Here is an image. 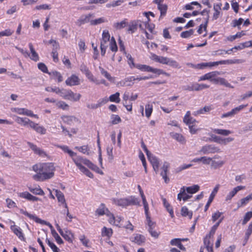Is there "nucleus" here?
Instances as JSON below:
<instances>
[{
    "label": "nucleus",
    "mask_w": 252,
    "mask_h": 252,
    "mask_svg": "<svg viewBox=\"0 0 252 252\" xmlns=\"http://www.w3.org/2000/svg\"><path fill=\"white\" fill-rule=\"evenodd\" d=\"M188 193H187L186 190V187H182L180 189V193L178 194V199L180 201H181V199H183L184 201H186L190 198L191 195Z\"/></svg>",
    "instance_id": "obj_22"
},
{
    "label": "nucleus",
    "mask_w": 252,
    "mask_h": 252,
    "mask_svg": "<svg viewBox=\"0 0 252 252\" xmlns=\"http://www.w3.org/2000/svg\"><path fill=\"white\" fill-rule=\"evenodd\" d=\"M93 16V14H89L88 15H82L77 20V23L79 26L90 22L91 18Z\"/></svg>",
    "instance_id": "obj_31"
},
{
    "label": "nucleus",
    "mask_w": 252,
    "mask_h": 252,
    "mask_svg": "<svg viewBox=\"0 0 252 252\" xmlns=\"http://www.w3.org/2000/svg\"><path fill=\"white\" fill-rule=\"evenodd\" d=\"M158 7L160 12V16H165L167 10V5L165 4H162L158 6Z\"/></svg>",
    "instance_id": "obj_58"
},
{
    "label": "nucleus",
    "mask_w": 252,
    "mask_h": 252,
    "mask_svg": "<svg viewBox=\"0 0 252 252\" xmlns=\"http://www.w3.org/2000/svg\"><path fill=\"white\" fill-rule=\"evenodd\" d=\"M109 100L111 102L119 103L121 100L120 98V93L119 92H117L115 94L111 95L109 97Z\"/></svg>",
    "instance_id": "obj_53"
},
{
    "label": "nucleus",
    "mask_w": 252,
    "mask_h": 252,
    "mask_svg": "<svg viewBox=\"0 0 252 252\" xmlns=\"http://www.w3.org/2000/svg\"><path fill=\"white\" fill-rule=\"evenodd\" d=\"M131 242L137 244L141 245L145 242V237L139 234H133L130 238Z\"/></svg>",
    "instance_id": "obj_17"
},
{
    "label": "nucleus",
    "mask_w": 252,
    "mask_h": 252,
    "mask_svg": "<svg viewBox=\"0 0 252 252\" xmlns=\"http://www.w3.org/2000/svg\"><path fill=\"white\" fill-rule=\"evenodd\" d=\"M248 106V104H242L236 107L233 108L231 110L232 115L234 116L235 115L238 114L241 111L243 110L245 107Z\"/></svg>",
    "instance_id": "obj_46"
},
{
    "label": "nucleus",
    "mask_w": 252,
    "mask_h": 252,
    "mask_svg": "<svg viewBox=\"0 0 252 252\" xmlns=\"http://www.w3.org/2000/svg\"><path fill=\"white\" fill-rule=\"evenodd\" d=\"M135 67L142 71L151 72L157 73L158 75L164 74L166 76H170V74L168 73L165 72L162 69L153 68L146 64H137L135 65Z\"/></svg>",
    "instance_id": "obj_6"
},
{
    "label": "nucleus",
    "mask_w": 252,
    "mask_h": 252,
    "mask_svg": "<svg viewBox=\"0 0 252 252\" xmlns=\"http://www.w3.org/2000/svg\"><path fill=\"white\" fill-rule=\"evenodd\" d=\"M151 163L152 164L154 169L157 171L159 167V161L158 158H148Z\"/></svg>",
    "instance_id": "obj_62"
},
{
    "label": "nucleus",
    "mask_w": 252,
    "mask_h": 252,
    "mask_svg": "<svg viewBox=\"0 0 252 252\" xmlns=\"http://www.w3.org/2000/svg\"><path fill=\"white\" fill-rule=\"evenodd\" d=\"M146 224L148 226V230L152 228H155L156 227V223L152 220L150 214L146 215Z\"/></svg>",
    "instance_id": "obj_44"
},
{
    "label": "nucleus",
    "mask_w": 252,
    "mask_h": 252,
    "mask_svg": "<svg viewBox=\"0 0 252 252\" xmlns=\"http://www.w3.org/2000/svg\"><path fill=\"white\" fill-rule=\"evenodd\" d=\"M111 124L112 125H117L121 122V118L117 115H112L111 116Z\"/></svg>",
    "instance_id": "obj_61"
},
{
    "label": "nucleus",
    "mask_w": 252,
    "mask_h": 252,
    "mask_svg": "<svg viewBox=\"0 0 252 252\" xmlns=\"http://www.w3.org/2000/svg\"><path fill=\"white\" fill-rule=\"evenodd\" d=\"M208 18L207 19V20L205 22V23L204 25L201 24L200 25L199 28L197 31V32H198L199 34H201L202 33V30L203 29L204 30V31L205 32V33L203 35V36H205L207 35L206 29H207V24H208Z\"/></svg>",
    "instance_id": "obj_60"
},
{
    "label": "nucleus",
    "mask_w": 252,
    "mask_h": 252,
    "mask_svg": "<svg viewBox=\"0 0 252 252\" xmlns=\"http://www.w3.org/2000/svg\"><path fill=\"white\" fill-rule=\"evenodd\" d=\"M213 131L217 134L223 136H227L232 133V132L229 130L223 129L215 128L213 129Z\"/></svg>",
    "instance_id": "obj_42"
},
{
    "label": "nucleus",
    "mask_w": 252,
    "mask_h": 252,
    "mask_svg": "<svg viewBox=\"0 0 252 252\" xmlns=\"http://www.w3.org/2000/svg\"><path fill=\"white\" fill-rule=\"evenodd\" d=\"M56 105L58 108L63 110H67L69 107L68 105L63 101H57Z\"/></svg>",
    "instance_id": "obj_57"
},
{
    "label": "nucleus",
    "mask_w": 252,
    "mask_h": 252,
    "mask_svg": "<svg viewBox=\"0 0 252 252\" xmlns=\"http://www.w3.org/2000/svg\"><path fill=\"white\" fill-rule=\"evenodd\" d=\"M170 135L172 138L182 144L185 143L186 142V139L185 137L180 133L170 132Z\"/></svg>",
    "instance_id": "obj_35"
},
{
    "label": "nucleus",
    "mask_w": 252,
    "mask_h": 252,
    "mask_svg": "<svg viewBox=\"0 0 252 252\" xmlns=\"http://www.w3.org/2000/svg\"><path fill=\"white\" fill-rule=\"evenodd\" d=\"M20 212L22 214H24V215L29 217L30 219L33 220L37 223H40L42 224H45V225L48 226L51 229V233H52V236L54 237V238H55L56 236H57L58 235V234L56 232V231L53 228V226L49 222H47L46 221L38 218L37 216L32 215V214H31L29 213L28 212H27V211H25L22 209H21L20 210Z\"/></svg>",
    "instance_id": "obj_5"
},
{
    "label": "nucleus",
    "mask_w": 252,
    "mask_h": 252,
    "mask_svg": "<svg viewBox=\"0 0 252 252\" xmlns=\"http://www.w3.org/2000/svg\"><path fill=\"white\" fill-rule=\"evenodd\" d=\"M112 200L113 203L118 206L123 207L128 206L127 197L123 198H114Z\"/></svg>",
    "instance_id": "obj_32"
},
{
    "label": "nucleus",
    "mask_w": 252,
    "mask_h": 252,
    "mask_svg": "<svg viewBox=\"0 0 252 252\" xmlns=\"http://www.w3.org/2000/svg\"><path fill=\"white\" fill-rule=\"evenodd\" d=\"M212 83L215 84H220L226 87L233 88L234 87L228 83L224 78L221 77H213Z\"/></svg>",
    "instance_id": "obj_18"
},
{
    "label": "nucleus",
    "mask_w": 252,
    "mask_h": 252,
    "mask_svg": "<svg viewBox=\"0 0 252 252\" xmlns=\"http://www.w3.org/2000/svg\"><path fill=\"white\" fill-rule=\"evenodd\" d=\"M220 72L215 71L210 72L209 73H206L204 75L201 76L198 78V81H202L205 80H209L211 82L213 81V78L217 76L218 75H220Z\"/></svg>",
    "instance_id": "obj_12"
},
{
    "label": "nucleus",
    "mask_w": 252,
    "mask_h": 252,
    "mask_svg": "<svg viewBox=\"0 0 252 252\" xmlns=\"http://www.w3.org/2000/svg\"><path fill=\"white\" fill-rule=\"evenodd\" d=\"M65 84L69 86L78 85L80 84V79L77 76L72 74L66 80Z\"/></svg>",
    "instance_id": "obj_19"
},
{
    "label": "nucleus",
    "mask_w": 252,
    "mask_h": 252,
    "mask_svg": "<svg viewBox=\"0 0 252 252\" xmlns=\"http://www.w3.org/2000/svg\"><path fill=\"white\" fill-rule=\"evenodd\" d=\"M81 71L85 74L87 78L92 82L96 84H98L97 79L94 77L93 74L89 70L88 67L84 63H82L80 67Z\"/></svg>",
    "instance_id": "obj_10"
},
{
    "label": "nucleus",
    "mask_w": 252,
    "mask_h": 252,
    "mask_svg": "<svg viewBox=\"0 0 252 252\" xmlns=\"http://www.w3.org/2000/svg\"><path fill=\"white\" fill-rule=\"evenodd\" d=\"M252 218V212L250 211L247 212L243 220L242 221V224L243 225L246 224L248 221L250 220V219Z\"/></svg>",
    "instance_id": "obj_64"
},
{
    "label": "nucleus",
    "mask_w": 252,
    "mask_h": 252,
    "mask_svg": "<svg viewBox=\"0 0 252 252\" xmlns=\"http://www.w3.org/2000/svg\"><path fill=\"white\" fill-rule=\"evenodd\" d=\"M169 167V164L168 163H164L162 167V170L160 174L162 176L165 183L169 182V179L167 178L166 175V172Z\"/></svg>",
    "instance_id": "obj_36"
},
{
    "label": "nucleus",
    "mask_w": 252,
    "mask_h": 252,
    "mask_svg": "<svg viewBox=\"0 0 252 252\" xmlns=\"http://www.w3.org/2000/svg\"><path fill=\"white\" fill-rule=\"evenodd\" d=\"M204 244L208 252H213V243L211 241V237L207 235L204 239Z\"/></svg>",
    "instance_id": "obj_34"
},
{
    "label": "nucleus",
    "mask_w": 252,
    "mask_h": 252,
    "mask_svg": "<svg viewBox=\"0 0 252 252\" xmlns=\"http://www.w3.org/2000/svg\"><path fill=\"white\" fill-rule=\"evenodd\" d=\"M199 186L197 185H194L190 187L186 188V190L189 194H193L197 192L199 190Z\"/></svg>",
    "instance_id": "obj_43"
},
{
    "label": "nucleus",
    "mask_w": 252,
    "mask_h": 252,
    "mask_svg": "<svg viewBox=\"0 0 252 252\" xmlns=\"http://www.w3.org/2000/svg\"><path fill=\"white\" fill-rule=\"evenodd\" d=\"M243 22L244 19L242 18H240L238 19H234L232 20L231 23V25L232 27H237L238 29H240V26L243 23Z\"/></svg>",
    "instance_id": "obj_54"
},
{
    "label": "nucleus",
    "mask_w": 252,
    "mask_h": 252,
    "mask_svg": "<svg viewBox=\"0 0 252 252\" xmlns=\"http://www.w3.org/2000/svg\"><path fill=\"white\" fill-rule=\"evenodd\" d=\"M28 146L39 156L40 157H45L47 156L46 154L44 151L40 150L39 148L36 147V146L33 145L32 143L28 142Z\"/></svg>",
    "instance_id": "obj_33"
},
{
    "label": "nucleus",
    "mask_w": 252,
    "mask_h": 252,
    "mask_svg": "<svg viewBox=\"0 0 252 252\" xmlns=\"http://www.w3.org/2000/svg\"><path fill=\"white\" fill-rule=\"evenodd\" d=\"M193 162H198L207 165L211 169H217L220 167L224 164V161L220 158H194Z\"/></svg>",
    "instance_id": "obj_3"
},
{
    "label": "nucleus",
    "mask_w": 252,
    "mask_h": 252,
    "mask_svg": "<svg viewBox=\"0 0 252 252\" xmlns=\"http://www.w3.org/2000/svg\"><path fill=\"white\" fill-rule=\"evenodd\" d=\"M244 62V61L240 59H233V60H227L220 61L214 62H209L207 63L208 67H211L214 66H217L220 64H235V63H242Z\"/></svg>",
    "instance_id": "obj_8"
},
{
    "label": "nucleus",
    "mask_w": 252,
    "mask_h": 252,
    "mask_svg": "<svg viewBox=\"0 0 252 252\" xmlns=\"http://www.w3.org/2000/svg\"><path fill=\"white\" fill-rule=\"evenodd\" d=\"M127 204L128 205H140V202L138 198L134 196H130L127 197Z\"/></svg>",
    "instance_id": "obj_39"
},
{
    "label": "nucleus",
    "mask_w": 252,
    "mask_h": 252,
    "mask_svg": "<svg viewBox=\"0 0 252 252\" xmlns=\"http://www.w3.org/2000/svg\"><path fill=\"white\" fill-rule=\"evenodd\" d=\"M31 170L35 173L32 176L33 180L44 181L54 176L56 166L52 162H38L33 165Z\"/></svg>",
    "instance_id": "obj_1"
},
{
    "label": "nucleus",
    "mask_w": 252,
    "mask_h": 252,
    "mask_svg": "<svg viewBox=\"0 0 252 252\" xmlns=\"http://www.w3.org/2000/svg\"><path fill=\"white\" fill-rule=\"evenodd\" d=\"M160 63L168 65L175 68L179 69L181 67L179 63L176 61L163 56H161Z\"/></svg>",
    "instance_id": "obj_11"
},
{
    "label": "nucleus",
    "mask_w": 252,
    "mask_h": 252,
    "mask_svg": "<svg viewBox=\"0 0 252 252\" xmlns=\"http://www.w3.org/2000/svg\"><path fill=\"white\" fill-rule=\"evenodd\" d=\"M183 122L188 126L195 124L196 122V120L190 116V112L188 111L187 112L183 119Z\"/></svg>",
    "instance_id": "obj_25"
},
{
    "label": "nucleus",
    "mask_w": 252,
    "mask_h": 252,
    "mask_svg": "<svg viewBox=\"0 0 252 252\" xmlns=\"http://www.w3.org/2000/svg\"><path fill=\"white\" fill-rule=\"evenodd\" d=\"M181 213L182 216L188 217L189 219H191L192 216V212L189 211L185 206L182 207Z\"/></svg>",
    "instance_id": "obj_45"
},
{
    "label": "nucleus",
    "mask_w": 252,
    "mask_h": 252,
    "mask_svg": "<svg viewBox=\"0 0 252 252\" xmlns=\"http://www.w3.org/2000/svg\"><path fill=\"white\" fill-rule=\"evenodd\" d=\"M29 189L31 192L36 195H43L45 194L44 191L39 186L35 188L30 187Z\"/></svg>",
    "instance_id": "obj_41"
},
{
    "label": "nucleus",
    "mask_w": 252,
    "mask_h": 252,
    "mask_svg": "<svg viewBox=\"0 0 252 252\" xmlns=\"http://www.w3.org/2000/svg\"><path fill=\"white\" fill-rule=\"evenodd\" d=\"M149 22V21H148V19L146 21H144V22H142V21H140L138 25H139V28L141 30H142L146 34V36L147 38L148 39H152L153 38V36L151 35H150L146 32L147 27V26H148Z\"/></svg>",
    "instance_id": "obj_28"
},
{
    "label": "nucleus",
    "mask_w": 252,
    "mask_h": 252,
    "mask_svg": "<svg viewBox=\"0 0 252 252\" xmlns=\"http://www.w3.org/2000/svg\"><path fill=\"white\" fill-rule=\"evenodd\" d=\"M59 147L62 149L65 153H67L70 157H75L76 155L74 152L70 150L66 146H59Z\"/></svg>",
    "instance_id": "obj_56"
},
{
    "label": "nucleus",
    "mask_w": 252,
    "mask_h": 252,
    "mask_svg": "<svg viewBox=\"0 0 252 252\" xmlns=\"http://www.w3.org/2000/svg\"><path fill=\"white\" fill-rule=\"evenodd\" d=\"M109 212L107 208H106L103 204H101L100 206L96 209L95 213L98 216H102L104 214L107 215V214H108Z\"/></svg>",
    "instance_id": "obj_40"
},
{
    "label": "nucleus",
    "mask_w": 252,
    "mask_h": 252,
    "mask_svg": "<svg viewBox=\"0 0 252 252\" xmlns=\"http://www.w3.org/2000/svg\"><path fill=\"white\" fill-rule=\"evenodd\" d=\"M13 112H15L19 115H26L29 117H34L38 119V117L36 114H34L32 111L24 108H13L11 109Z\"/></svg>",
    "instance_id": "obj_9"
},
{
    "label": "nucleus",
    "mask_w": 252,
    "mask_h": 252,
    "mask_svg": "<svg viewBox=\"0 0 252 252\" xmlns=\"http://www.w3.org/2000/svg\"><path fill=\"white\" fill-rule=\"evenodd\" d=\"M110 34L108 30L103 31L102 33V38L100 41V46L103 47H108V43L110 42Z\"/></svg>",
    "instance_id": "obj_16"
},
{
    "label": "nucleus",
    "mask_w": 252,
    "mask_h": 252,
    "mask_svg": "<svg viewBox=\"0 0 252 252\" xmlns=\"http://www.w3.org/2000/svg\"><path fill=\"white\" fill-rule=\"evenodd\" d=\"M75 148L76 149H77L80 152H81L87 156H91L92 151L88 145L77 146V147H75Z\"/></svg>",
    "instance_id": "obj_29"
},
{
    "label": "nucleus",
    "mask_w": 252,
    "mask_h": 252,
    "mask_svg": "<svg viewBox=\"0 0 252 252\" xmlns=\"http://www.w3.org/2000/svg\"><path fill=\"white\" fill-rule=\"evenodd\" d=\"M252 200V193L248 195L246 197L242 198L240 200V205H238V207H240L246 205L250 201Z\"/></svg>",
    "instance_id": "obj_50"
},
{
    "label": "nucleus",
    "mask_w": 252,
    "mask_h": 252,
    "mask_svg": "<svg viewBox=\"0 0 252 252\" xmlns=\"http://www.w3.org/2000/svg\"><path fill=\"white\" fill-rule=\"evenodd\" d=\"M212 137L213 138L214 141L221 145H226L227 143L232 142L234 140L232 137L223 138L217 136H212Z\"/></svg>",
    "instance_id": "obj_21"
},
{
    "label": "nucleus",
    "mask_w": 252,
    "mask_h": 252,
    "mask_svg": "<svg viewBox=\"0 0 252 252\" xmlns=\"http://www.w3.org/2000/svg\"><path fill=\"white\" fill-rule=\"evenodd\" d=\"M139 22L140 20L133 21L131 22L129 25L128 31L131 32H134L137 30V27Z\"/></svg>",
    "instance_id": "obj_51"
},
{
    "label": "nucleus",
    "mask_w": 252,
    "mask_h": 252,
    "mask_svg": "<svg viewBox=\"0 0 252 252\" xmlns=\"http://www.w3.org/2000/svg\"><path fill=\"white\" fill-rule=\"evenodd\" d=\"M107 20L104 17H101L97 19L91 20L90 23L92 25H96L103 23L107 22Z\"/></svg>",
    "instance_id": "obj_55"
},
{
    "label": "nucleus",
    "mask_w": 252,
    "mask_h": 252,
    "mask_svg": "<svg viewBox=\"0 0 252 252\" xmlns=\"http://www.w3.org/2000/svg\"><path fill=\"white\" fill-rule=\"evenodd\" d=\"M15 121L19 124L21 126H31V125L32 124V121L30 120L29 119L27 118H23L17 116L15 119Z\"/></svg>",
    "instance_id": "obj_24"
},
{
    "label": "nucleus",
    "mask_w": 252,
    "mask_h": 252,
    "mask_svg": "<svg viewBox=\"0 0 252 252\" xmlns=\"http://www.w3.org/2000/svg\"><path fill=\"white\" fill-rule=\"evenodd\" d=\"M74 162L82 172L91 178H93V174L86 169L83 164L87 165L89 168L97 173L101 175L103 174L101 170L86 158H74Z\"/></svg>",
    "instance_id": "obj_2"
},
{
    "label": "nucleus",
    "mask_w": 252,
    "mask_h": 252,
    "mask_svg": "<svg viewBox=\"0 0 252 252\" xmlns=\"http://www.w3.org/2000/svg\"><path fill=\"white\" fill-rule=\"evenodd\" d=\"M113 234V230L111 228H107L104 226L101 231V235L102 236H107L110 238Z\"/></svg>",
    "instance_id": "obj_49"
},
{
    "label": "nucleus",
    "mask_w": 252,
    "mask_h": 252,
    "mask_svg": "<svg viewBox=\"0 0 252 252\" xmlns=\"http://www.w3.org/2000/svg\"><path fill=\"white\" fill-rule=\"evenodd\" d=\"M58 94H59L65 99L73 101H78L81 97V95L80 94L74 93L70 90L60 88L59 89Z\"/></svg>",
    "instance_id": "obj_4"
},
{
    "label": "nucleus",
    "mask_w": 252,
    "mask_h": 252,
    "mask_svg": "<svg viewBox=\"0 0 252 252\" xmlns=\"http://www.w3.org/2000/svg\"><path fill=\"white\" fill-rule=\"evenodd\" d=\"M30 127L34 130L36 132L41 134H45L46 132V129L43 126L33 122H32L31 125Z\"/></svg>",
    "instance_id": "obj_27"
},
{
    "label": "nucleus",
    "mask_w": 252,
    "mask_h": 252,
    "mask_svg": "<svg viewBox=\"0 0 252 252\" xmlns=\"http://www.w3.org/2000/svg\"><path fill=\"white\" fill-rule=\"evenodd\" d=\"M245 189V186H238L234 188L231 190H230L225 197V201H230L232 198L237 194V193L241 190L244 189Z\"/></svg>",
    "instance_id": "obj_15"
},
{
    "label": "nucleus",
    "mask_w": 252,
    "mask_h": 252,
    "mask_svg": "<svg viewBox=\"0 0 252 252\" xmlns=\"http://www.w3.org/2000/svg\"><path fill=\"white\" fill-rule=\"evenodd\" d=\"M127 24V19H125L121 22L114 23L113 26L116 30H121L124 28Z\"/></svg>",
    "instance_id": "obj_38"
},
{
    "label": "nucleus",
    "mask_w": 252,
    "mask_h": 252,
    "mask_svg": "<svg viewBox=\"0 0 252 252\" xmlns=\"http://www.w3.org/2000/svg\"><path fill=\"white\" fill-rule=\"evenodd\" d=\"M46 242L53 250V252H60L59 249L53 243L51 242L48 239H46Z\"/></svg>",
    "instance_id": "obj_63"
},
{
    "label": "nucleus",
    "mask_w": 252,
    "mask_h": 252,
    "mask_svg": "<svg viewBox=\"0 0 252 252\" xmlns=\"http://www.w3.org/2000/svg\"><path fill=\"white\" fill-rule=\"evenodd\" d=\"M56 196L58 201L60 203V205H63L65 208H67V205L66 203L64 196L63 192L58 190H56Z\"/></svg>",
    "instance_id": "obj_23"
},
{
    "label": "nucleus",
    "mask_w": 252,
    "mask_h": 252,
    "mask_svg": "<svg viewBox=\"0 0 252 252\" xmlns=\"http://www.w3.org/2000/svg\"><path fill=\"white\" fill-rule=\"evenodd\" d=\"M56 226L62 236L68 242L72 243L74 238V235L72 232L67 229H64V230H63L58 224H56Z\"/></svg>",
    "instance_id": "obj_7"
},
{
    "label": "nucleus",
    "mask_w": 252,
    "mask_h": 252,
    "mask_svg": "<svg viewBox=\"0 0 252 252\" xmlns=\"http://www.w3.org/2000/svg\"><path fill=\"white\" fill-rule=\"evenodd\" d=\"M110 49L114 52H116L118 50V47L116 40L114 37H112L109 43Z\"/></svg>",
    "instance_id": "obj_52"
},
{
    "label": "nucleus",
    "mask_w": 252,
    "mask_h": 252,
    "mask_svg": "<svg viewBox=\"0 0 252 252\" xmlns=\"http://www.w3.org/2000/svg\"><path fill=\"white\" fill-rule=\"evenodd\" d=\"M10 228L13 232L20 239H24V236L22 233V229L19 226L13 225H11Z\"/></svg>",
    "instance_id": "obj_30"
},
{
    "label": "nucleus",
    "mask_w": 252,
    "mask_h": 252,
    "mask_svg": "<svg viewBox=\"0 0 252 252\" xmlns=\"http://www.w3.org/2000/svg\"><path fill=\"white\" fill-rule=\"evenodd\" d=\"M162 200L163 201L164 206L166 208L167 211L169 213L170 216L171 217V218H173L174 217L173 210L172 209V208L170 207V204L167 202V201H166L165 198H162Z\"/></svg>",
    "instance_id": "obj_47"
},
{
    "label": "nucleus",
    "mask_w": 252,
    "mask_h": 252,
    "mask_svg": "<svg viewBox=\"0 0 252 252\" xmlns=\"http://www.w3.org/2000/svg\"><path fill=\"white\" fill-rule=\"evenodd\" d=\"M220 149L213 145H206L203 147L200 152L203 154H208L210 153H215L220 152Z\"/></svg>",
    "instance_id": "obj_14"
},
{
    "label": "nucleus",
    "mask_w": 252,
    "mask_h": 252,
    "mask_svg": "<svg viewBox=\"0 0 252 252\" xmlns=\"http://www.w3.org/2000/svg\"><path fill=\"white\" fill-rule=\"evenodd\" d=\"M221 3H214L213 5V14L212 16V20H217L220 16L222 15L221 12Z\"/></svg>",
    "instance_id": "obj_13"
},
{
    "label": "nucleus",
    "mask_w": 252,
    "mask_h": 252,
    "mask_svg": "<svg viewBox=\"0 0 252 252\" xmlns=\"http://www.w3.org/2000/svg\"><path fill=\"white\" fill-rule=\"evenodd\" d=\"M153 112V105L151 104H147L145 106V115L147 118H149Z\"/></svg>",
    "instance_id": "obj_59"
},
{
    "label": "nucleus",
    "mask_w": 252,
    "mask_h": 252,
    "mask_svg": "<svg viewBox=\"0 0 252 252\" xmlns=\"http://www.w3.org/2000/svg\"><path fill=\"white\" fill-rule=\"evenodd\" d=\"M245 35V33L244 31H241V32H237L236 34L233 35H229L227 37V40L229 41H233L235 40L236 38H241L242 36Z\"/></svg>",
    "instance_id": "obj_48"
},
{
    "label": "nucleus",
    "mask_w": 252,
    "mask_h": 252,
    "mask_svg": "<svg viewBox=\"0 0 252 252\" xmlns=\"http://www.w3.org/2000/svg\"><path fill=\"white\" fill-rule=\"evenodd\" d=\"M99 69L100 70L101 74L103 75L106 79H107L109 81L114 82L115 81V78L112 77L109 73L108 71L105 70L101 66H99Z\"/></svg>",
    "instance_id": "obj_37"
},
{
    "label": "nucleus",
    "mask_w": 252,
    "mask_h": 252,
    "mask_svg": "<svg viewBox=\"0 0 252 252\" xmlns=\"http://www.w3.org/2000/svg\"><path fill=\"white\" fill-rule=\"evenodd\" d=\"M18 195L20 197L27 199V200L30 201H36L38 200H40V199L39 198L32 195V194H31V193L27 191L21 192L19 193Z\"/></svg>",
    "instance_id": "obj_26"
},
{
    "label": "nucleus",
    "mask_w": 252,
    "mask_h": 252,
    "mask_svg": "<svg viewBox=\"0 0 252 252\" xmlns=\"http://www.w3.org/2000/svg\"><path fill=\"white\" fill-rule=\"evenodd\" d=\"M220 187V185L218 184V185H216V186L214 188L213 191H212V192L209 196L208 201L205 205V211H206L208 209L209 206L210 205L211 203L213 201L215 196H216V194L217 193V192L219 189Z\"/></svg>",
    "instance_id": "obj_20"
}]
</instances>
